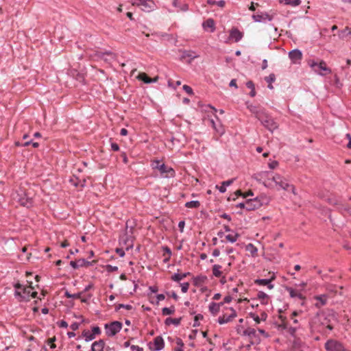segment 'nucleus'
Returning a JSON list of instances; mask_svg holds the SVG:
<instances>
[{
	"instance_id": "12",
	"label": "nucleus",
	"mask_w": 351,
	"mask_h": 351,
	"mask_svg": "<svg viewBox=\"0 0 351 351\" xmlns=\"http://www.w3.org/2000/svg\"><path fill=\"white\" fill-rule=\"evenodd\" d=\"M95 263V261L90 262L86 261L84 258H80L76 261H71L70 265L75 269H78L80 267H89L93 265V263Z\"/></svg>"
},
{
	"instance_id": "31",
	"label": "nucleus",
	"mask_w": 351,
	"mask_h": 351,
	"mask_svg": "<svg viewBox=\"0 0 351 351\" xmlns=\"http://www.w3.org/2000/svg\"><path fill=\"white\" fill-rule=\"evenodd\" d=\"M265 80L268 83L267 87L269 89H273L274 86H272V83L276 80V76L274 73H271L269 76L265 77Z\"/></svg>"
},
{
	"instance_id": "16",
	"label": "nucleus",
	"mask_w": 351,
	"mask_h": 351,
	"mask_svg": "<svg viewBox=\"0 0 351 351\" xmlns=\"http://www.w3.org/2000/svg\"><path fill=\"white\" fill-rule=\"evenodd\" d=\"M243 36V33L237 28H232L230 32V38L234 39L237 43L241 40Z\"/></svg>"
},
{
	"instance_id": "38",
	"label": "nucleus",
	"mask_w": 351,
	"mask_h": 351,
	"mask_svg": "<svg viewBox=\"0 0 351 351\" xmlns=\"http://www.w3.org/2000/svg\"><path fill=\"white\" fill-rule=\"evenodd\" d=\"M82 335L85 337L86 341H90L95 339L94 334L90 333L89 331L84 330Z\"/></svg>"
},
{
	"instance_id": "23",
	"label": "nucleus",
	"mask_w": 351,
	"mask_h": 351,
	"mask_svg": "<svg viewBox=\"0 0 351 351\" xmlns=\"http://www.w3.org/2000/svg\"><path fill=\"white\" fill-rule=\"evenodd\" d=\"M286 290L289 293V295L291 298H298L300 300H304L305 299V297L300 293L297 292L295 290H294L291 287H286Z\"/></svg>"
},
{
	"instance_id": "5",
	"label": "nucleus",
	"mask_w": 351,
	"mask_h": 351,
	"mask_svg": "<svg viewBox=\"0 0 351 351\" xmlns=\"http://www.w3.org/2000/svg\"><path fill=\"white\" fill-rule=\"evenodd\" d=\"M324 346L327 351H349L341 342L335 339L328 340Z\"/></svg>"
},
{
	"instance_id": "30",
	"label": "nucleus",
	"mask_w": 351,
	"mask_h": 351,
	"mask_svg": "<svg viewBox=\"0 0 351 351\" xmlns=\"http://www.w3.org/2000/svg\"><path fill=\"white\" fill-rule=\"evenodd\" d=\"M190 275H191L190 272H186V273H184V274H175L174 275H173L171 276V280L175 281V282H179L182 279H183L184 278H186V276H190Z\"/></svg>"
},
{
	"instance_id": "3",
	"label": "nucleus",
	"mask_w": 351,
	"mask_h": 351,
	"mask_svg": "<svg viewBox=\"0 0 351 351\" xmlns=\"http://www.w3.org/2000/svg\"><path fill=\"white\" fill-rule=\"evenodd\" d=\"M12 196L13 199L23 206L29 208L32 206V198L29 197L28 193L22 189L17 191Z\"/></svg>"
},
{
	"instance_id": "24",
	"label": "nucleus",
	"mask_w": 351,
	"mask_h": 351,
	"mask_svg": "<svg viewBox=\"0 0 351 351\" xmlns=\"http://www.w3.org/2000/svg\"><path fill=\"white\" fill-rule=\"evenodd\" d=\"M203 27L204 29L210 28V32H213L215 30V21L213 19H208L203 23Z\"/></svg>"
},
{
	"instance_id": "1",
	"label": "nucleus",
	"mask_w": 351,
	"mask_h": 351,
	"mask_svg": "<svg viewBox=\"0 0 351 351\" xmlns=\"http://www.w3.org/2000/svg\"><path fill=\"white\" fill-rule=\"evenodd\" d=\"M247 108L252 112L255 117L259 120L261 124L270 132L278 128V123L261 106H254L248 102L246 103Z\"/></svg>"
},
{
	"instance_id": "42",
	"label": "nucleus",
	"mask_w": 351,
	"mask_h": 351,
	"mask_svg": "<svg viewBox=\"0 0 351 351\" xmlns=\"http://www.w3.org/2000/svg\"><path fill=\"white\" fill-rule=\"evenodd\" d=\"M202 319H203V315L202 314H197V315H195L193 326L194 327L198 326L199 325V324L198 322L199 320Z\"/></svg>"
},
{
	"instance_id": "37",
	"label": "nucleus",
	"mask_w": 351,
	"mask_h": 351,
	"mask_svg": "<svg viewBox=\"0 0 351 351\" xmlns=\"http://www.w3.org/2000/svg\"><path fill=\"white\" fill-rule=\"evenodd\" d=\"M138 78L144 82L146 84H149L152 82V79L150 78L146 73H141L138 76Z\"/></svg>"
},
{
	"instance_id": "60",
	"label": "nucleus",
	"mask_w": 351,
	"mask_h": 351,
	"mask_svg": "<svg viewBox=\"0 0 351 351\" xmlns=\"http://www.w3.org/2000/svg\"><path fill=\"white\" fill-rule=\"evenodd\" d=\"M246 86L250 88V89H254L255 86H254V84L253 83L252 81H248L247 83H246Z\"/></svg>"
},
{
	"instance_id": "57",
	"label": "nucleus",
	"mask_w": 351,
	"mask_h": 351,
	"mask_svg": "<svg viewBox=\"0 0 351 351\" xmlns=\"http://www.w3.org/2000/svg\"><path fill=\"white\" fill-rule=\"evenodd\" d=\"M115 251L121 257L125 256V252L122 248H117Z\"/></svg>"
},
{
	"instance_id": "48",
	"label": "nucleus",
	"mask_w": 351,
	"mask_h": 351,
	"mask_svg": "<svg viewBox=\"0 0 351 351\" xmlns=\"http://www.w3.org/2000/svg\"><path fill=\"white\" fill-rule=\"evenodd\" d=\"M250 315L253 319L256 322V324H259L261 322V318L254 313H250Z\"/></svg>"
},
{
	"instance_id": "7",
	"label": "nucleus",
	"mask_w": 351,
	"mask_h": 351,
	"mask_svg": "<svg viewBox=\"0 0 351 351\" xmlns=\"http://www.w3.org/2000/svg\"><path fill=\"white\" fill-rule=\"evenodd\" d=\"M337 318L334 311H331L327 315H324L323 320L321 322V324L323 326H326L329 330H332L334 328L333 322H337Z\"/></svg>"
},
{
	"instance_id": "35",
	"label": "nucleus",
	"mask_w": 351,
	"mask_h": 351,
	"mask_svg": "<svg viewBox=\"0 0 351 351\" xmlns=\"http://www.w3.org/2000/svg\"><path fill=\"white\" fill-rule=\"evenodd\" d=\"M200 206L199 201H190L185 204V206L189 208H197Z\"/></svg>"
},
{
	"instance_id": "4",
	"label": "nucleus",
	"mask_w": 351,
	"mask_h": 351,
	"mask_svg": "<svg viewBox=\"0 0 351 351\" xmlns=\"http://www.w3.org/2000/svg\"><path fill=\"white\" fill-rule=\"evenodd\" d=\"M133 6H142V10L144 12H151L156 8V4L153 0H131Z\"/></svg>"
},
{
	"instance_id": "55",
	"label": "nucleus",
	"mask_w": 351,
	"mask_h": 351,
	"mask_svg": "<svg viewBox=\"0 0 351 351\" xmlns=\"http://www.w3.org/2000/svg\"><path fill=\"white\" fill-rule=\"evenodd\" d=\"M278 165V162L276 160H274L269 163V167L270 169H274L276 168Z\"/></svg>"
},
{
	"instance_id": "18",
	"label": "nucleus",
	"mask_w": 351,
	"mask_h": 351,
	"mask_svg": "<svg viewBox=\"0 0 351 351\" xmlns=\"http://www.w3.org/2000/svg\"><path fill=\"white\" fill-rule=\"evenodd\" d=\"M157 168L161 173H169L170 177H174L175 171L171 167H168L165 164L160 165Z\"/></svg>"
},
{
	"instance_id": "14",
	"label": "nucleus",
	"mask_w": 351,
	"mask_h": 351,
	"mask_svg": "<svg viewBox=\"0 0 351 351\" xmlns=\"http://www.w3.org/2000/svg\"><path fill=\"white\" fill-rule=\"evenodd\" d=\"M274 274L269 279H256L254 280V283L258 285L267 286L268 289H271L274 288V285L271 282L275 280Z\"/></svg>"
},
{
	"instance_id": "52",
	"label": "nucleus",
	"mask_w": 351,
	"mask_h": 351,
	"mask_svg": "<svg viewBox=\"0 0 351 351\" xmlns=\"http://www.w3.org/2000/svg\"><path fill=\"white\" fill-rule=\"evenodd\" d=\"M57 324L60 328H67L68 327V324L64 320H61L60 322H57Z\"/></svg>"
},
{
	"instance_id": "9",
	"label": "nucleus",
	"mask_w": 351,
	"mask_h": 351,
	"mask_svg": "<svg viewBox=\"0 0 351 351\" xmlns=\"http://www.w3.org/2000/svg\"><path fill=\"white\" fill-rule=\"evenodd\" d=\"M27 283L29 284V286L28 287L23 288V293H21L19 291H16L15 292V295L19 296L23 300H29L31 290H33L34 289V287H32V282L27 281Z\"/></svg>"
},
{
	"instance_id": "29",
	"label": "nucleus",
	"mask_w": 351,
	"mask_h": 351,
	"mask_svg": "<svg viewBox=\"0 0 351 351\" xmlns=\"http://www.w3.org/2000/svg\"><path fill=\"white\" fill-rule=\"evenodd\" d=\"M208 308H209L210 312L213 315H216L219 312V310H220V308H219V304H217L216 302H213L209 304Z\"/></svg>"
},
{
	"instance_id": "21",
	"label": "nucleus",
	"mask_w": 351,
	"mask_h": 351,
	"mask_svg": "<svg viewBox=\"0 0 351 351\" xmlns=\"http://www.w3.org/2000/svg\"><path fill=\"white\" fill-rule=\"evenodd\" d=\"M315 299L317 300L315 306L318 308L324 306L327 302V296L326 295H317L315 297Z\"/></svg>"
},
{
	"instance_id": "10",
	"label": "nucleus",
	"mask_w": 351,
	"mask_h": 351,
	"mask_svg": "<svg viewBox=\"0 0 351 351\" xmlns=\"http://www.w3.org/2000/svg\"><path fill=\"white\" fill-rule=\"evenodd\" d=\"M243 335L249 337V340L251 341V344H258L260 342V339L256 335V330L254 328H247L243 331Z\"/></svg>"
},
{
	"instance_id": "8",
	"label": "nucleus",
	"mask_w": 351,
	"mask_h": 351,
	"mask_svg": "<svg viewBox=\"0 0 351 351\" xmlns=\"http://www.w3.org/2000/svg\"><path fill=\"white\" fill-rule=\"evenodd\" d=\"M308 64L315 72H317L321 75H324V73H321V71H326L328 73H331V70L326 66V62L323 60H322L319 64L315 62L314 60H309Z\"/></svg>"
},
{
	"instance_id": "53",
	"label": "nucleus",
	"mask_w": 351,
	"mask_h": 351,
	"mask_svg": "<svg viewBox=\"0 0 351 351\" xmlns=\"http://www.w3.org/2000/svg\"><path fill=\"white\" fill-rule=\"evenodd\" d=\"M281 177L282 176L279 174H275L271 178H270V180L271 182H275L276 184V182H278V181L280 180Z\"/></svg>"
},
{
	"instance_id": "62",
	"label": "nucleus",
	"mask_w": 351,
	"mask_h": 351,
	"mask_svg": "<svg viewBox=\"0 0 351 351\" xmlns=\"http://www.w3.org/2000/svg\"><path fill=\"white\" fill-rule=\"evenodd\" d=\"M130 348H131V350H132V351H134V350H136V351H143V348H141V347H139V346H134V345H133V346H132L130 347Z\"/></svg>"
},
{
	"instance_id": "32",
	"label": "nucleus",
	"mask_w": 351,
	"mask_h": 351,
	"mask_svg": "<svg viewBox=\"0 0 351 351\" xmlns=\"http://www.w3.org/2000/svg\"><path fill=\"white\" fill-rule=\"evenodd\" d=\"M221 269V266L219 265H214L213 266L212 270H213V274L215 277H221L222 274V271L220 270Z\"/></svg>"
},
{
	"instance_id": "19",
	"label": "nucleus",
	"mask_w": 351,
	"mask_h": 351,
	"mask_svg": "<svg viewBox=\"0 0 351 351\" xmlns=\"http://www.w3.org/2000/svg\"><path fill=\"white\" fill-rule=\"evenodd\" d=\"M105 342L102 339L95 341L91 346V351H104Z\"/></svg>"
},
{
	"instance_id": "54",
	"label": "nucleus",
	"mask_w": 351,
	"mask_h": 351,
	"mask_svg": "<svg viewBox=\"0 0 351 351\" xmlns=\"http://www.w3.org/2000/svg\"><path fill=\"white\" fill-rule=\"evenodd\" d=\"M74 73H76L75 78L77 80L81 82L84 80V75L80 73H77V71H73Z\"/></svg>"
},
{
	"instance_id": "49",
	"label": "nucleus",
	"mask_w": 351,
	"mask_h": 351,
	"mask_svg": "<svg viewBox=\"0 0 351 351\" xmlns=\"http://www.w3.org/2000/svg\"><path fill=\"white\" fill-rule=\"evenodd\" d=\"M162 250L164 251V254L163 256H166V254L169 256H171V251L170 250V248L168 247V246H163L162 247Z\"/></svg>"
},
{
	"instance_id": "20",
	"label": "nucleus",
	"mask_w": 351,
	"mask_h": 351,
	"mask_svg": "<svg viewBox=\"0 0 351 351\" xmlns=\"http://www.w3.org/2000/svg\"><path fill=\"white\" fill-rule=\"evenodd\" d=\"M252 19L256 22H261L263 20L267 19L268 21H271L273 19V16L268 14L267 13H264L262 14H254L252 15Z\"/></svg>"
},
{
	"instance_id": "13",
	"label": "nucleus",
	"mask_w": 351,
	"mask_h": 351,
	"mask_svg": "<svg viewBox=\"0 0 351 351\" xmlns=\"http://www.w3.org/2000/svg\"><path fill=\"white\" fill-rule=\"evenodd\" d=\"M230 310L232 312L230 315H223L218 318V323L219 324L228 323L237 317L236 311L233 308H230Z\"/></svg>"
},
{
	"instance_id": "50",
	"label": "nucleus",
	"mask_w": 351,
	"mask_h": 351,
	"mask_svg": "<svg viewBox=\"0 0 351 351\" xmlns=\"http://www.w3.org/2000/svg\"><path fill=\"white\" fill-rule=\"evenodd\" d=\"M183 89L189 94V95H193V89L188 85H184Z\"/></svg>"
},
{
	"instance_id": "22",
	"label": "nucleus",
	"mask_w": 351,
	"mask_h": 351,
	"mask_svg": "<svg viewBox=\"0 0 351 351\" xmlns=\"http://www.w3.org/2000/svg\"><path fill=\"white\" fill-rule=\"evenodd\" d=\"M351 35V28L346 27L343 29L338 32V36L341 40L347 39Z\"/></svg>"
},
{
	"instance_id": "34",
	"label": "nucleus",
	"mask_w": 351,
	"mask_h": 351,
	"mask_svg": "<svg viewBox=\"0 0 351 351\" xmlns=\"http://www.w3.org/2000/svg\"><path fill=\"white\" fill-rule=\"evenodd\" d=\"M194 52L192 51H183L182 55V59H184L186 58H190L191 60H193L198 57V56L194 55Z\"/></svg>"
},
{
	"instance_id": "59",
	"label": "nucleus",
	"mask_w": 351,
	"mask_h": 351,
	"mask_svg": "<svg viewBox=\"0 0 351 351\" xmlns=\"http://www.w3.org/2000/svg\"><path fill=\"white\" fill-rule=\"evenodd\" d=\"M119 307H121V308H125L127 310H132V305H130V304H119Z\"/></svg>"
},
{
	"instance_id": "15",
	"label": "nucleus",
	"mask_w": 351,
	"mask_h": 351,
	"mask_svg": "<svg viewBox=\"0 0 351 351\" xmlns=\"http://www.w3.org/2000/svg\"><path fill=\"white\" fill-rule=\"evenodd\" d=\"M289 57L293 63H297L302 58V53L299 49H293L289 53Z\"/></svg>"
},
{
	"instance_id": "41",
	"label": "nucleus",
	"mask_w": 351,
	"mask_h": 351,
	"mask_svg": "<svg viewBox=\"0 0 351 351\" xmlns=\"http://www.w3.org/2000/svg\"><path fill=\"white\" fill-rule=\"evenodd\" d=\"M125 244L126 246V250H128L129 249L132 248L133 247V240L131 237H127L126 239L124 241Z\"/></svg>"
},
{
	"instance_id": "33",
	"label": "nucleus",
	"mask_w": 351,
	"mask_h": 351,
	"mask_svg": "<svg viewBox=\"0 0 351 351\" xmlns=\"http://www.w3.org/2000/svg\"><path fill=\"white\" fill-rule=\"evenodd\" d=\"M257 298L261 300L263 304H267L268 295L263 291H259L257 294Z\"/></svg>"
},
{
	"instance_id": "2",
	"label": "nucleus",
	"mask_w": 351,
	"mask_h": 351,
	"mask_svg": "<svg viewBox=\"0 0 351 351\" xmlns=\"http://www.w3.org/2000/svg\"><path fill=\"white\" fill-rule=\"evenodd\" d=\"M270 199L265 195H261L253 199H248L247 202V210H254L258 209L263 205H267Z\"/></svg>"
},
{
	"instance_id": "17",
	"label": "nucleus",
	"mask_w": 351,
	"mask_h": 351,
	"mask_svg": "<svg viewBox=\"0 0 351 351\" xmlns=\"http://www.w3.org/2000/svg\"><path fill=\"white\" fill-rule=\"evenodd\" d=\"M154 350H161L165 347V342L161 336H158L154 339Z\"/></svg>"
},
{
	"instance_id": "58",
	"label": "nucleus",
	"mask_w": 351,
	"mask_h": 351,
	"mask_svg": "<svg viewBox=\"0 0 351 351\" xmlns=\"http://www.w3.org/2000/svg\"><path fill=\"white\" fill-rule=\"evenodd\" d=\"M111 148L114 152H117V151L119 150V146L116 143H111Z\"/></svg>"
},
{
	"instance_id": "26",
	"label": "nucleus",
	"mask_w": 351,
	"mask_h": 351,
	"mask_svg": "<svg viewBox=\"0 0 351 351\" xmlns=\"http://www.w3.org/2000/svg\"><path fill=\"white\" fill-rule=\"evenodd\" d=\"M233 179L223 181L221 183V186H216V188L219 189V192L223 193L226 191V186H230L233 182Z\"/></svg>"
},
{
	"instance_id": "43",
	"label": "nucleus",
	"mask_w": 351,
	"mask_h": 351,
	"mask_svg": "<svg viewBox=\"0 0 351 351\" xmlns=\"http://www.w3.org/2000/svg\"><path fill=\"white\" fill-rule=\"evenodd\" d=\"M106 270L108 272H113L118 270V267L117 266H112L111 265H107L106 266Z\"/></svg>"
},
{
	"instance_id": "56",
	"label": "nucleus",
	"mask_w": 351,
	"mask_h": 351,
	"mask_svg": "<svg viewBox=\"0 0 351 351\" xmlns=\"http://www.w3.org/2000/svg\"><path fill=\"white\" fill-rule=\"evenodd\" d=\"M80 324L77 322H74L72 324H71L70 328L72 330L75 331L77 330L79 328Z\"/></svg>"
},
{
	"instance_id": "44",
	"label": "nucleus",
	"mask_w": 351,
	"mask_h": 351,
	"mask_svg": "<svg viewBox=\"0 0 351 351\" xmlns=\"http://www.w3.org/2000/svg\"><path fill=\"white\" fill-rule=\"evenodd\" d=\"M288 327V324H287V322H282L280 324H279L277 326L278 329L279 330H287Z\"/></svg>"
},
{
	"instance_id": "63",
	"label": "nucleus",
	"mask_w": 351,
	"mask_h": 351,
	"mask_svg": "<svg viewBox=\"0 0 351 351\" xmlns=\"http://www.w3.org/2000/svg\"><path fill=\"white\" fill-rule=\"evenodd\" d=\"M247 202L246 201L245 202H241V203H239L237 205V208H245L247 210Z\"/></svg>"
},
{
	"instance_id": "46",
	"label": "nucleus",
	"mask_w": 351,
	"mask_h": 351,
	"mask_svg": "<svg viewBox=\"0 0 351 351\" xmlns=\"http://www.w3.org/2000/svg\"><path fill=\"white\" fill-rule=\"evenodd\" d=\"M287 332H289V335H291V336L294 337L295 336V334L296 332V330H297V328L296 327H287Z\"/></svg>"
},
{
	"instance_id": "36",
	"label": "nucleus",
	"mask_w": 351,
	"mask_h": 351,
	"mask_svg": "<svg viewBox=\"0 0 351 351\" xmlns=\"http://www.w3.org/2000/svg\"><path fill=\"white\" fill-rule=\"evenodd\" d=\"M175 312V307L173 306H171V307L168 308V307H164L162 309V315H172Z\"/></svg>"
},
{
	"instance_id": "51",
	"label": "nucleus",
	"mask_w": 351,
	"mask_h": 351,
	"mask_svg": "<svg viewBox=\"0 0 351 351\" xmlns=\"http://www.w3.org/2000/svg\"><path fill=\"white\" fill-rule=\"evenodd\" d=\"M92 334H94V337H95V335H99L101 333V330L98 326H94L92 328Z\"/></svg>"
},
{
	"instance_id": "39",
	"label": "nucleus",
	"mask_w": 351,
	"mask_h": 351,
	"mask_svg": "<svg viewBox=\"0 0 351 351\" xmlns=\"http://www.w3.org/2000/svg\"><path fill=\"white\" fill-rule=\"evenodd\" d=\"M239 236L240 235L238 233H236L234 235L228 234L226 236V239L231 243H234L235 241H237Z\"/></svg>"
},
{
	"instance_id": "47",
	"label": "nucleus",
	"mask_w": 351,
	"mask_h": 351,
	"mask_svg": "<svg viewBox=\"0 0 351 351\" xmlns=\"http://www.w3.org/2000/svg\"><path fill=\"white\" fill-rule=\"evenodd\" d=\"M189 287V282H184L181 284V290L183 293H186Z\"/></svg>"
},
{
	"instance_id": "6",
	"label": "nucleus",
	"mask_w": 351,
	"mask_h": 351,
	"mask_svg": "<svg viewBox=\"0 0 351 351\" xmlns=\"http://www.w3.org/2000/svg\"><path fill=\"white\" fill-rule=\"evenodd\" d=\"M122 328V323L119 321H114L110 324H105L106 333L108 337L114 336Z\"/></svg>"
},
{
	"instance_id": "28",
	"label": "nucleus",
	"mask_w": 351,
	"mask_h": 351,
	"mask_svg": "<svg viewBox=\"0 0 351 351\" xmlns=\"http://www.w3.org/2000/svg\"><path fill=\"white\" fill-rule=\"evenodd\" d=\"M245 250L247 252H249L251 255L254 257V256H257V252H258V250L257 248L252 243H249L246 245L245 247Z\"/></svg>"
},
{
	"instance_id": "40",
	"label": "nucleus",
	"mask_w": 351,
	"mask_h": 351,
	"mask_svg": "<svg viewBox=\"0 0 351 351\" xmlns=\"http://www.w3.org/2000/svg\"><path fill=\"white\" fill-rule=\"evenodd\" d=\"M285 4L292 6H298L301 3L300 0H285Z\"/></svg>"
},
{
	"instance_id": "27",
	"label": "nucleus",
	"mask_w": 351,
	"mask_h": 351,
	"mask_svg": "<svg viewBox=\"0 0 351 351\" xmlns=\"http://www.w3.org/2000/svg\"><path fill=\"white\" fill-rule=\"evenodd\" d=\"M106 55L111 56H113V57L114 56V55L113 54V53H112V52H111V51H105V52H104V53H102V52H95V53H94V55H91V56H92V57L95 56V57H97L98 58H100V59H101V60H105V61H107L108 60H107L106 58H104V56H105Z\"/></svg>"
},
{
	"instance_id": "11",
	"label": "nucleus",
	"mask_w": 351,
	"mask_h": 351,
	"mask_svg": "<svg viewBox=\"0 0 351 351\" xmlns=\"http://www.w3.org/2000/svg\"><path fill=\"white\" fill-rule=\"evenodd\" d=\"M276 185L278 186V189H282L285 191H289V189L291 190L293 194H296L295 188L293 185L289 184L286 178L281 177Z\"/></svg>"
},
{
	"instance_id": "61",
	"label": "nucleus",
	"mask_w": 351,
	"mask_h": 351,
	"mask_svg": "<svg viewBox=\"0 0 351 351\" xmlns=\"http://www.w3.org/2000/svg\"><path fill=\"white\" fill-rule=\"evenodd\" d=\"M271 180H270V178H268L267 180H265L264 182H263V184L268 187V188H272V184L271 183Z\"/></svg>"
},
{
	"instance_id": "45",
	"label": "nucleus",
	"mask_w": 351,
	"mask_h": 351,
	"mask_svg": "<svg viewBox=\"0 0 351 351\" xmlns=\"http://www.w3.org/2000/svg\"><path fill=\"white\" fill-rule=\"evenodd\" d=\"M55 341H56V337L50 338L47 340V343L50 346V348L52 349H53L56 347V344L54 343Z\"/></svg>"
},
{
	"instance_id": "25",
	"label": "nucleus",
	"mask_w": 351,
	"mask_h": 351,
	"mask_svg": "<svg viewBox=\"0 0 351 351\" xmlns=\"http://www.w3.org/2000/svg\"><path fill=\"white\" fill-rule=\"evenodd\" d=\"M182 317L179 318H172V317H167L165 321V324L166 326H169L170 324H174L175 326H178L182 320Z\"/></svg>"
},
{
	"instance_id": "64",
	"label": "nucleus",
	"mask_w": 351,
	"mask_h": 351,
	"mask_svg": "<svg viewBox=\"0 0 351 351\" xmlns=\"http://www.w3.org/2000/svg\"><path fill=\"white\" fill-rule=\"evenodd\" d=\"M188 10V5L186 3H183L180 5V10L181 11H186Z\"/></svg>"
}]
</instances>
